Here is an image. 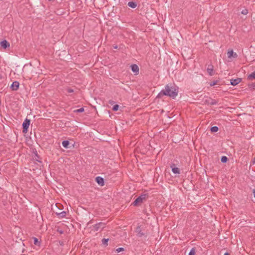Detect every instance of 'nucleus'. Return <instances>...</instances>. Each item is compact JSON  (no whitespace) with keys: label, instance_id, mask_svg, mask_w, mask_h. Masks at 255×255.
Instances as JSON below:
<instances>
[{"label":"nucleus","instance_id":"nucleus-1","mask_svg":"<svg viewBox=\"0 0 255 255\" xmlns=\"http://www.w3.org/2000/svg\"><path fill=\"white\" fill-rule=\"evenodd\" d=\"M178 93V87L175 85L169 83L165 86V89L161 90L156 96V98L161 99L166 96L175 99Z\"/></svg>","mask_w":255,"mask_h":255},{"label":"nucleus","instance_id":"nucleus-2","mask_svg":"<svg viewBox=\"0 0 255 255\" xmlns=\"http://www.w3.org/2000/svg\"><path fill=\"white\" fill-rule=\"evenodd\" d=\"M147 197V194H142L134 200V201L132 203V205H133L134 206H137L139 204H141L144 201H145Z\"/></svg>","mask_w":255,"mask_h":255},{"label":"nucleus","instance_id":"nucleus-3","mask_svg":"<svg viewBox=\"0 0 255 255\" xmlns=\"http://www.w3.org/2000/svg\"><path fill=\"white\" fill-rule=\"evenodd\" d=\"M30 123V120L26 119L22 123V132L24 133H27L28 128Z\"/></svg>","mask_w":255,"mask_h":255},{"label":"nucleus","instance_id":"nucleus-4","mask_svg":"<svg viewBox=\"0 0 255 255\" xmlns=\"http://www.w3.org/2000/svg\"><path fill=\"white\" fill-rule=\"evenodd\" d=\"M105 227V224L102 222H99L95 224L94 226V229L95 231H98L100 229H103Z\"/></svg>","mask_w":255,"mask_h":255},{"label":"nucleus","instance_id":"nucleus-5","mask_svg":"<svg viewBox=\"0 0 255 255\" xmlns=\"http://www.w3.org/2000/svg\"><path fill=\"white\" fill-rule=\"evenodd\" d=\"M96 182L101 186L104 185V179L101 176H97L95 178Z\"/></svg>","mask_w":255,"mask_h":255},{"label":"nucleus","instance_id":"nucleus-6","mask_svg":"<svg viewBox=\"0 0 255 255\" xmlns=\"http://www.w3.org/2000/svg\"><path fill=\"white\" fill-rule=\"evenodd\" d=\"M131 71L134 73L135 75H137L139 73V68L136 64H132L130 66Z\"/></svg>","mask_w":255,"mask_h":255},{"label":"nucleus","instance_id":"nucleus-7","mask_svg":"<svg viewBox=\"0 0 255 255\" xmlns=\"http://www.w3.org/2000/svg\"><path fill=\"white\" fill-rule=\"evenodd\" d=\"M227 55H228V57L229 58H231L232 57L237 58L238 57L237 54L236 53L234 52L233 51V50H232V49L228 51Z\"/></svg>","mask_w":255,"mask_h":255},{"label":"nucleus","instance_id":"nucleus-8","mask_svg":"<svg viewBox=\"0 0 255 255\" xmlns=\"http://www.w3.org/2000/svg\"><path fill=\"white\" fill-rule=\"evenodd\" d=\"M19 83L17 81H14L11 85L10 88L13 91H17L19 88Z\"/></svg>","mask_w":255,"mask_h":255},{"label":"nucleus","instance_id":"nucleus-9","mask_svg":"<svg viewBox=\"0 0 255 255\" xmlns=\"http://www.w3.org/2000/svg\"><path fill=\"white\" fill-rule=\"evenodd\" d=\"M242 81V79L238 78L235 79H231L230 80L231 85L233 86H236Z\"/></svg>","mask_w":255,"mask_h":255},{"label":"nucleus","instance_id":"nucleus-10","mask_svg":"<svg viewBox=\"0 0 255 255\" xmlns=\"http://www.w3.org/2000/svg\"><path fill=\"white\" fill-rule=\"evenodd\" d=\"M137 236L138 237H141L144 235V233L142 231L140 226H138L135 230Z\"/></svg>","mask_w":255,"mask_h":255},{"label":"nucleus","instance_id":"nucleus-11","mask_svg":"<svg viewBox=\"0 0 255 255\" xmlns=\"http://www.w3.org/2000/svg\"><path fill=\"white\" fill-rule=\"evenodd\" d=\"M0 44L1 47L4 49H6L7 47H9L10 46L9 43L6 40L1 41L0 43Z\"/></svg>","mask_w":255,"mask_h":255},{"label":"nucleus","instance_id":"nucleus-12","mask_svg":"<svg viewBox=\"0 0 255 255\" xmlns=\"http://www.w3.org/2000/svg\"><path fill=\"white\" fill-rule=\"evenodd\" d=\"M171 168H172V171L175 174H179L180 173V169L178 167H175V164H172L171 165Z\"/></svg>","mask_w":255,"mask_h":255},{"label":"nucleus","instance_id":"nucleus-13","mask_svg":"<svg viewBox=\"0 0 255 255\" xmlns=\"http://www.w3.org/2000/svg\"><path fill=\"white\" fill-rule=\"evenodd\" d=\"M128 5L132 8H134L137 6V3L134 1H129L128 3Z\"/></svg>","mask_w":255,"mask_h":255},{"label":"nucleus","instance_id":"nucleus-14","mask_svg":"<svg viewBox=\"0 0 255 255\" xmlns=\"http://www.w3.org/2000/svg\"><path fill=\"white\" fill-rule=\"evenodd\" d=\"M207 70L210 75H212L213 71V66L212 65H209Z\"/></svg>","mask_w":255,"mask_h":255},{"label":"nucleus","instance_id":"nucleus-15","mask_svg":"<svg viewBox=\"0 0 255 255\" xmlns=\"http://www.w3.org/2000/svg\"><path fill=\"white\" fill-rule=\"evenodd\" d=\"M69 143H70L68 140H64L62 141V144L64 147L67 148L68 147Z\"/></svg>","mask_w":255,"mask_h":255},{"label":"nucleus","instance_id":"nucleus-16","mask_svg":"<svg viewBox=\"0 0 255 255\" xmlns=\"http://www.w3.org/2000/svg\"><path fill=\"white\" fill-rule=\"evenodd\" d=\"M255 79V71L252 72L251 74L248 75V79L249 80H253Z\"/></svg>","mask_w":255,"mask_h":255},{"label":"nucleus","instance_id":"nucleus-17","mask_svg":"<svg viewBox=\"0 0 255 255\" xmlns=\"http://www.w3.org/2000/svg\"><path fill=\"white\" fill-rule=\"evenodd\" d=\"M57 215L61 218H63L66 216V212L65 211H62L60 213H57Z\"/></svg>","mask_w":255,"mask_h":255},{"label":"nucleus","instance_id":"nucleus-18","mask_svg":"<svg viewBox=\"0 0 255 255\" xmlns=\"http://www.w3.org/2000/svg\"><path fill=\"white\" fill-rule=\"evenodd\" d=\"M195 253H196V248L195 247H193L190 250L188 255H195Z\"/></svg>","mask_w":255,"mask_h":255},{"label":"nucleus","instance_id":"nucleus-19","mask_svg":"<svg viewBox=\"0 0 255 255\" xmlns=\"http://www.w3.org/2000/svg\"><path fill=\"white\" fill-rule=\"evenodd\" d=\"M33 243L35 245H36V246H40V242L38 241V240L36 238H33Z\"/></svg>","mask_w":255,"mask_h":255},{"label":"nucleus","instance_id":"nucleus-20","mask_svg":"<svg viewBox=\"0 0 255 255\" xmlns=\"http://www.w3.org/2000/svg\"><path fill=\"white\" fill-rule=\"evenodd\" d=\"M219 130V128L217 126L212 127L211 128V131L213 132H217Z\"/></svg>","mask_w":255,"mask_h":255},{"label":"nucleus","instance_id":"nucleus-21","mask_svg":"<svg viewBox=\"0 0 255 255\" xmlns=\"http://www.w3.org/2000/svg\"><path fill=\"white\" fill-rule=\"evenodd\" d=\"M228 160V157H227V156H222V157H221V162H222V163H226V162H227Z\"/></svg>","mask_w":255,"mask_h":255},{"label":"nucleus","instance_id":"nucleus-22","mask_svg":"<svg viewBox=\"0 0 255 255\" xmlns=\"http://www.w3.org/2000/svg\"><path fill=\"white\" fill-rule=\"evenodd\" d=\"M34 158H35V160H36L37 161L39 162H41V161L40 160V157L37 154V153L36 152V153L35 154V156H34Z\"/></svg>","mask_w":255,"mask_h":255},{"label":"nucleus","instance_id":"nucleus-23","mask_svg":"<svg viewBox=\"0 0 255 255\" xmlns=\"http://www.w3.org/2000/svg\"><path fill=\"white\" fill-rule=\"evenodd\" d=\"M109 239H103L102 240V243L104 245L107 246Z\"/></svg>","mask_w":255,"mask_h":255},{"label":"nucleus","instance_id":"nucleus-24","mask_svg":"<svg viewBox=\"0 0 255 255\" xmlns=\"http://www.w3.org/2000/svg\"><path fill=\"white\" fill-rule=\"evenodd\" d=\"M84 111V108L82 107V108H81L80 109L74 110V113H82Z\"/></svg>","mask_w":255,"mask_h":255},{"label":"nucleus","instance_id":"nucleus-25","mask_svg":"<svg viewBox=\"0 0 255 255\" xmlns=\"http://www.w3.org/2000/svg\"><path fill=\"white\" fill-rule=\"evenodd\" d=\"M119 108V106L118 105H115L113 106L112 110L114 111H117Z\"/></svg>","mask_w":255,"mask_h":255},{"label":"nucleus","instance_id":"nucleus-26","mask_svg":"<svg viewBox=\"0 0 255 255\" xmlns=\"http://www.w3.org/2000/svg\"><path fill=\"white\" fill-rule=\"evenodd\" d=\"M125 250L124 248H119L118 249H116V251L117 252V253H120L121 252H123Z\"/></svg>","mask_w":255,"mask_h":255},{"label":"nucleus","instance_id":"nucleus-27","mask_svg":"<svg viewBox=\"0 0 255 255\" xmlns=\"http://www.w3.org/2000/svg\"><path fill=\"white\" fill-rule=\"evenodd\" d=\"M66 90L69 93H73L74 92V90L72 89L69 88H67Z\"/></svg>","mask_w":255,"mask_h":255},{"label":"nucleus","instance_id":"nucleus-28","mask_svg":"<svg viewBox=\"0 0 255 255\" xmlns=\"http://www.w3.org/2000/svg\"><path fill=\"white\" fill-rule=\"evenodd\" d=\"M248 13V10L246 9L243 10L242 11V13L244 15L247 14Z\"/></svg>","mask_w":255,"mask_h":255},{"label":"nucleus","instance_id":"nucleus-29","mask_svg":"<svg viewBox=\"0 0 255 255\" xmlns=\"http://www.w3.org/2000/svg\"><path fill=\"white\" fill-rule=\"evenodd\" d=\"M57 232L60 233V234H62L64 233V231L61 229H57Z\"/></svg>","mask_w":255,"mask_h":255},{"label":"nucleus","instance_id":"nucleus-30","mask_svg":"<svg viewBox=\"0 0 255 255\" xmlns=\"http://www.w3.org/2000/svg\"><path fill=\"white\" fill-rule=\"evenodd\" d=\"M217 103V101L215 100H212L211 103L212 105H216Z\"/></svg>","mask_w":255,"mask_h":255},{"label":"nucleus","instance_id":"nucleus-31","mask_svg":"<svg viewBox=\"0 0 255 255\" xmlns=\"http://www.w3.org/2000/svg\"><path fill=\"white\" fill-rule=\"evenodd\" d=\"M217 81H213L212 82H211L210 83V86H214L216 84H217Z\"/></svg>","mask_w":255,"mask_h":255},{"label":"nucleus","instance_id":"nucleus-32","mask_svg":"<svg viewBox=\"0 0 255 255\" xmlns=\"http://www.w3.org/2000/svg\"><path fill=\"white\" fill-rule=\"evenodd\" d=\"M250 88H252L253 89H255V84H253L250 86Z\"/></svg>","mask_w":255,"mask_h":255},{"label":"nucleus","instance_id":"nucleus-33","mask_svg":"<svg viewBox=\"0 0 255 255\" xmlns=\"http://www.w3.org/2000/svg\"><path fill=\"white\" fill-rule=\"evenodd\" d=\"M109 103L111 105H113L114 104H115V102L113 100H110L109 101Z\"/></svg>","mask_w":255,"mask_h":255},{"label":"nucleus","instance_id":"nucleus-34","mask_svg":"<svg viewBox=\"0 0 255 255\" xmlns=\"http://www.w3.org/2000/svg\"><path fill=\"white\" fill-rule=\"evenodd\" d=\"M59 244L60 246H63L64 245V242L63 241H60Z\"/></svg>","mask_w":255,"mask_h":255},{"label":"nucleus","instance_id":"nucleus-35","mask_svg":"<svg viewBox=\"0 0 255 255\" xmlns=\"http://www.w3.org/2000/svg\"><path fill=\"white\" fill-rule=\"evenodd\" d=\"M224 255H230V254L229 253L226 252V253H225L224 254Z\"/></svg>","mask_w":255,"mask_h":255},{"label":"nucleus","instance_id":"nucleus-36","mask_svg":"<svg viewBox=\"0 0 255 255\" xmlns=\"http://www.w3.org/2000/svg\"><path fill=\"white\" fill-rule=\"evenodd\" d=\"M253 193H254V197L255 198V190H254V191H253Z\"/></svg>","mask_w":255,"mask_h":255},{"label":"nucleus","instance_id":"nucleus-37","mask_svg":"<svg viewBox=\"0 0 255 255\" xmlns=\"http://www.w3.org/2000/svg\"><path fill=\"white\" fill-rule=\"evenodd\" d=\"M114 48L115 49H117L118 48V46L117 45H115V46H114Z\"/></svg>","mask_w":255,"mask_h":255},{"label":"nucleus","instance_id":"nucleus-38","mask_svg":"<svg viewBox=\"0 0 255 255\" xmlns=\"http://www.w3.org/2000/svg\"><path fill=\"white\" fill-rule=\"evenodd\" d=\"M254 162L255 163V158H254Z\"/></svg>","mask_w":255,"mask_h":255},{"label":"nucleus","instance_id":"nucleus-39","mask_svg":"<svg viewBox=\"0 0 255 255\" xmlns=\"http://www.w3.org/2000/svg\"><path fill=\"white\" fill-rule=\"evenodd\" d=\"M49 1H51V0H48Z\"/></svg>","mask_w":255,"mask_h":255}]
</instances>
